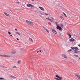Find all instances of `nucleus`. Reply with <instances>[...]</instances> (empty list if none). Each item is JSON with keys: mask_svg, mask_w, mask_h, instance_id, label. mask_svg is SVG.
Returning <instances> with one entry per match:
<instances>
[{"mask_svg": "<svg viewBox=\"0 0 80 80\" xmlns=\"http://www.w3.org/2000/svg\"><path fill=\"white\" fill-rule=\"evenodd\" d=\"M74 56H75V57H78V55H75V54H74Z\"/></svg>", "mask_w": 80, "mask_h": 80, "instance_id": "22", "label": "nucleus"}, {"mask_svg": "<svg viewBox=\"0 0 80 80\" xmlns=\"http://www.w3.org/2000/svg\"><path fill=\"white\" fill-rule=\"evenodd\" d=\"M16 53V52L15 51L14 52H13L12 53L13 54H14V53Z\"/></svg>", "mask_w": 80, "mask_h": 80, "instance_id": "33", "label": "nucleus"}, {"mask_svg": "<svg viewBox=\"0 0 80 80\" xmlns=\"http://www.w3.org/2000/svg\"><path fill=\"white\" fill-rule=\"evenodd\" d=\"M1 67H2V68H7V67H4L3 66H1Z\"/></svg>", "mask_w": 80, "mask_h": 80, "instance_id": "21", "label": "nucleus"}, {"mask_svg": "<svg viewBox=\"0 0 80 80\" xmlns=\"http://www.w3.org/2000/svg\"><path fill=\"white\" fill-rule=\"evenodd\" d=\"M13 68H17V67L16 66H14L13 67Z\"/></svg>", "mask_w": 80, "mask_h": 80, "instance_id": "38", "label": "nucleus"}, {"mask_svg": "<svg viewBox=\"0 0 80 80\" xmlns=\"http://www.w3.org/2000/svg\"><path fill=\"white\" fill-rule=\"evenodd\" d=\"M37 53H38V51H37Z\"/></svg>", "mask_w": 80, "mask_h": 80, "instance_id": "47", "label": "nucleus"}, {"mask_svg": "<svg viewBox=\"0 0 80 80\" xmlns=\"http://www.w3.org/2000/svg\"><path fill=\"white\" fill-rule=\"evenodd\" d=\"M0 56H1V57H12L11 56H8V55H1L0 53Z\"/></svg>", "mask_w": 80, "mask_h": 80, "instance_id": "5", "label": "nucleus"}, {"mask_svg": "<svg viewBox=\"0 0 80 80\" xmlns=\"http://www.w3.org/2000/svg\"><path fill=\"white\" fill-rule=\"evenodd\" d=\"M70 12V13H71V14H72V13L71 12Z\"/></svg>", "mask_w": 80, "mask_h": 80, "instance_id": "43", "label": "nucleus"}, {"mask_svg": "<svg viewBox=\"0 0 80 80\" xmlns=\"http://www.w3.org/2000/svg\"><path fill=\"white\" fill-rule=\"evenodd\" d=\"M29 41L30 42H33V40L32 39H31V38H29Z\"/></svg>", "mask_w": 80, "mask_h": 80, "instance_id": "20", "label": "nucleus"}, {"mask_svg": "<svg viewBox=\"0 0 80 80\" xmlns=\"http://www.w3.org/2000/svg\"><path fill=\"white\" fill-rule=\"evenodd\" d=\"M78 46H79V47H80V45L79 44H78Z\"/></svg>", "mask_w": 80, "mask_h": 80, "instance_id": "40", "label": "nucleus"}, {"mask_svg": "<svg viewBox=\"0 0 80 80\" xmlns=\"http://www.w3.org/2000/svg\"><path fill=\"white\" fill-rule=\"evenodd\" d=\"M4 13L6 15V16H9V14H8L7 13L5 12H4Z\"/></svg>", "mask_w": 80, "mask_h": 80, "instance_id": "14", "label": "nucleus"}, {"mask_svg": "<svg viewBox=\"0 0 80 80\" xmlns=\"http://www.w3.org/2000/svg\"><path fill=\"white\" fill-rule=\"evenodd\" d=\"M15 33H16V34H18V35H20V33L17 32H15Z\"/></svg>", "mask_w": 80, "mask_h": 80, "instance_id": "16", "label": "nucleus"}, {"mask_svg": "<svg viewBox=\"0 0 80 80\" xmlns=\"http://www.w3.org/2000/svg\"><path fill=\"white\" fill-rule=\"evenodd\" d=\"M16 3H18V4L20 3V2H16Z\"/></svg>", "mask_w": 80, "mask_h": 80, "instance_id": "35", "label": "nucleus"}, {"mask_svg": "<svg viewBox=\"0 0 80 80\" xmlns=\"http://www.w3.org/2000/svg\"><path fill=\"white\" fill-rule=\"evenodd\" d=\"M8 33L9 35H10L11 34V33L10 32H8Z\"/></svg>", "mask_w": 80, "mask_h": 80, "instance_id": "31", "label": "nucleus"}, {"mask_svg": "<svg viewBox=\"0 0 80 80\" xmlns=\"http://www.w3.org/2000/svg\"><path fill=\"white\" fill-rule=\"evenodd\" d=\"M71 48H72L73 50L74 51V53H78V52H79L78 51L79 49L77 47H71Z\"/></svg>", "mask_w": 80, "mask_h": 80, "instance_id": "1", "label": "nucleus"}, {"mask_svg": "<svg viewBox=\"0 0 80 80\" xmlns=\"http://www.w3.org/2000/svg\"><path fill=\"white\" fill-rule=\"evenodd\" d=\"M71 51H72V49H69V50L68 51V52H70Z\"/></svg>", "mask_w": 80, "mask_h": 80, "instance_id": "28", "label": "nucleus"}, {"mask_svg": "<svg viewBox=\"0 0 80 80\" xmlns=\"http://www.w3.org/2000/svg\"><path fill=\"white\" fill-rule=\"evenodd\" d=\"M27 6L28 7H30V4H27Z\"/></svg>", "mask_w": 80, "mask_h": 80, "instance_id": "19", "label": "nucleus"}, {"mask_svg": "<svg viewBox=\"0 0 80 80\" xmlns=\"http://www.w3.org/2000/svg\"><path fill=\"white\" fill-rule=\"evenodd\" d=\"M10 36H11V37H13V36H12V35H10Z\"/></svg>", "mask_w": 80, "mask_h": 80, "instance_id": "41", "label": "nucleus"}, {"mask_svg": "<svg viewBox=\"0 0 80 80\" xmlns=\"http://www.w3.org/2000/svg\"><path fill=\"white\" fill-rule=\"evenodd\" d=\"M3 79H4V78H0V80H3Z\"/></svg>", "mask_w": 80, "mask_h": 80, "instance_id": "30", "label": "nucleus"}, {"mask_svg": "<svg viewBox=\"0 0 80 80\" xmlns=\"http://www.w3.org/2000/svg\"><path fill=\"white\" fill-rule=\"evenodd\" d=\"M56 23V25L57 26H58V25H57V22H55Z\"/></svg>", "mask_w": 80, "mask_h": 80, "instance_id": "36", "label": "nucleus"}, {"mask_svg": "<svg viewBox=\"0 0 80 80\" xmlns=\"http://www.w3.org/2000/svg\"><path fill=\"white\" fill-rule=\"evenodd\" d=\"M75 75L77 77H78V78H80V76L77 74H75Z\"/></svg>", "mask_w": 80, "mask_h": 80, "instance_id": "15", "label": "nucleus"}, {"mask_svg": "<svg viewBox=\"0 0 80 80\" xmlns=\"http://www.w3.org/2000/svg\"><path fill=\"white\" fill-rule=\"evenodd\" d=\"M62 57H64V58H67V56L66 55L64 54H62Z\"/></svg>", "mask_w": 80, "mask_h": 80, "instance_id": "6", "label": "nucleus"}, {"mask_svg": "<svg viewBox=\"0 0 80 80\" xmlns=\"http://www.w3.org/2000/svg\"><path fill=\"white\" fill-rule=\"evenodd\" d=\"M21 62V60H19L18 62H17V63L18 64H20Z\"/></svg>", "mask_w": 80, "mask_h": 80, "instance_id": "18", "label": "nucleus"}, {"mask_svg": "<svg viewBox=\"0 0 80 80\" xmlns=\"http://www.w3.org/2000/svg\"><path fill=\"white\" fill-rule=\"evenodd\" d=\"M15 30H16V31H17V29H15Z\"/></svg>", "mask_w": 80, "mask_h": 80, "instance_id": "39", "label": "nucleus"}, {"mask_svg": "<svg viewBox=\"0 0 80 80\" xmlns=\"http://www.w3.org/2000/svg\"><path fill=\"white\" fill-rule=\"evenodd\" d=\"M31 0L32 1H34L35 0Z\"/></svg>", "mask_w": 80, "mask_h": 80, "instance_id": "45", "label": "nucleus"}, {"mask_svg": "<svg viewBox=\"0 0 80 80\" xmlns=\"http://www.w3.org/2000/svg\"><path fill=\"white\" fill-rule=\"evenodd\" d=\"M10 77H12V78H16V77H15V76H13L12 75H10Z\"/></svg>", "mask_w": 80, "mask_h": 80, "instance_id": "13", "label": "nucleus"}, {"mask_svg": "<svg viewBox=\"0 0 80 80\" xmlns=\"http://www.w3.org/2000/svg\"><path fill=\"white\" fill-rule=\"evenodd\" d=\"M46 19H47V20H49L50 21L52 22H53V20H52V19H50L48 18H46Z\"/></svg>", "mask_w": 80, "mask_h": 80, "instance_id": "9", "label": "nucleus"}, {"mask_svg": "<svg viewBox=\"0 0 80 80\" xmlns=\"http://www.w3.org/2000/svg\"><path fill=\"white\" fill-rule=\"evenodd\" d=\"M60 17L62 20H63V18L62 16H60Z\"/></svg>", "mask_w": 80, "mask_h": 80, "instance_id": "26", "label": "nucleus"}, {"mask_svg": "<svg viewBox=\"0 0 80 80\" xmlns=\"http://www.w3.org/2000/svg\"><path fill=\"white\" fill-rule=\"evenodd\" d=\"M43 28L44 29V30H46V31L48 33H49V31H48V30L45 28V27H44V26L43 27Z\"/></svg>", "mask_w": 80, "mask_h": 80, "instance_id": "8", "label": "nucleus"}, {"mask_svg": "<svg viewBox=\"0 0 80 80\" xmlns=\"http://www.w3.org/2000/svg\"><path fill=\"white\" fill-rule=\"evenodd\" d=\"M63 15H65V16H66V17H67V15H66V14H65V13L63 12Z\"/></svg>", "mask_w": 80, "mask_h": 80, "instance_id": "29", "label": "nucleus"}, {"mask_svg": "<svg viewBox=\"0 0 80 80\" xmlns=\"http://www.w3.org/2000/svg\"><path fill=\"white\" fill-rule=\"evenodd\" d=\"M75 41V39L73 38H71L69 39V42H74Z\"/></svg>", "mask_w": 80, "mask_h": 80, "instance_id": "10", "label": "nucleus"}, {"mask_svg": "<svg viewBox=\"0 0 80 80\" xmlns=\"http://www.w3.org/2000/svg\"><path fill=\"white\" fill-rule=\"evenodd\" d=\"M17 40H19V39H18V38H17Z\"/></svg>", "mask_w": 80, "mask_h": 80, "instance_id": "37", "label": "nucleus"}, {"mask_svg": "<svg viewBox=\"0 0 80 80\" xmlns=\"http://www.w3.org/2000/svg\"><path fill=\"white\" fill-rule=\"evenodd\" d=\"M52 1V2H56V0H51Z\"/></svg>", "mask_w": 80, "mask_h": 80, "instance_id": "24", "label": "nucleus"}, {"mask_svg": "<svg viewBox=\"0 0 80 80\" xmlns=\"http://www.w3.org/2000/svg\"><path fill=\"white\" fill-rule=\"evenodd\" d=\"M10 11H11V9H9V11L10 12Z\"/></svg>", "mask_w": 80, "mask_h": 80, "instance_id": "46", "label": "nucleus"}, {"mask_svg": "<svg viewBox=\"0 0 80 80\" xmlns=\"http://www.w3.org/2000/svg\"><path fill=\"white\" fill-rule=\"evenodd\" d=\"M26 23L28 24L30 26H32V24H33V22H30L27 20H26Z\"/></svg>", "mask_w": 80, "mask_h": 80, "instance_id": "3", "label": "nucleus"}, {"mask_svg": "<svg viewBox=\"0 0 80 80\" xmlns=\"http://www.w3.org/2000/svg\"><path fill=\"white\" fill-rule=\"evenodd\" d=\"M39 52H42V51H41V50H40V51H39Z\"/></svg>", "mask_w": 80, "mask_h": 80, "instance_id": "42", "label": "nucleus"}, {"mask_svg": "<svg viewBox=\"0 0 80 80\" xmlns=\"http://www.w3.org/2000/svg\"><path fill=\"white\" fill-rule=\"evenodd\" d=\"M34 7V6L33 5L31 4H30V7L31 8H32L33 7Z\"/></svg>", "mask_w": 80, "mask_h": 80, "instance_id": "17", "label": "nucleus"}, {"mask_svg": "<svg viewBox=\"0 0 80 80\" xmlns=\"http://www.w3.org/2000/svg\"><path fill=\"white\" fill-rule=\"evenodd\" d=\"M52 32L54 33H55V34H57V32H56V31H55V30H54L53 29H52Z\"/></svg>", "mask_w": 80, "mask_h": 80, "instance_id": "7", "label": "nucleus"}, {"mask_svg": "<svg viewBox=\"0 0 80 80\" xmlns=\"http://www.w3.org/2000/svg\"><path fill=\"white\" fill-rule=\"evenodd\" d=\"M39 8L41 10H42V11H44V8H43L42 7H39Z\"/></svg>", "mask_w": 80, "mask_h": 80, "instance_id": "11", "label": "nucleus"}, {"mask_svg": "<svg viewBox=\"0 0 80 80\" xmlns=\"http://www.w3.org/2000/svg\"><path fill=\"white\" fill-rule=\"evenodd\" d=\"M55 77H57V78H56L55 77H54V78H55V79H56V80H62V77H59L58 75H56Z\"/></svg>", "mask_w": 80, "mask_h": 80, "instance_id": "2", "label": "nucleus"}, {"mask_svg": "<svg viewBox=\"0 0 80 80\" xmlns=\"http://www.w3.org/2000/svg\"><path fill=\"white\" fill-rule=\"evenodd\" d=\"M25 80H28V79H27V78H26V79H25Z\"/></svg>", "mask_w": 80, "mask_h": 80, "instance_id": "44", "label": "nucleus"}, {"mask_svg": "<svg viewBox=\"0 0 80 80\" xmlns=\"http://www.w3.org/2000/svg\"><path fill=\"white\" fill-rule=\"evenodd\" d=\"M61 27H62V28H63V25L62 24H61Z\"/></svg>", "mask_w": 80, "mask_h": 80, "instance_id": "25", "label": "nucleus"}, {"mask_svg": "<svg viewBox=\"0 0 80 80\" xmlns=\"http://www.w3.org/2000/svg\"><path fill=\"white\" fill-rule=\"evenodd\" d=\"M58 7H62V5H61V6H60L59 5H58Z\"/></svg>", "mask_w": 80, "mask_h": 80, "instance_id": "27", "label": "nucleus"}, {"mask_svg": "<svg viewBox=\"0 0 80 80\" xmlns=\"http://www.w3.org/2000/svg\"><path fill=\"white\" fill-rule=\"evenodd\" d=\"M68 35L69 37V38H70L71 37H72V35L70 34V33H68Z\"/></svg>", "mask_w": 80, "mask_h": 80, "instance_id": "12", "label": "nucleus"}, {"mask_svg": "<svg viewBox=\"0 0 80 80\" xmlns=\"http://www.w3.org/2000/svg\"><path fill=\"white\" fill-rule=\"evenodd\" d=\"M37 14L38 15H40V14H41V12H37Z\"/></svg>", "mask_w": 80, "mask_h": 80, "instance_id": "23", "label": "nucleus"}, {"mask_svg": "<svg viewBox=\"0 0 80 80\" xmlns=\"http://www.w3.org/2000/svg\"><path fill=\"white\" fill-rule=\"evenodd\" d=\"M56 28L59 30H60V31H62V30H63V29H62V28L59 26H57L56 27Z\"/></svg>", "mask_w": 80, "mask_h": 80, "instance_id": "4", "label": "nucleus"}, {"mask_svg": "<svg viewBox=\"0 0 80 80\" xmlns=\"http://www.w3.org/2000/svg\"><path fill=\"white\" fill-rule=\"evenodd\" d=\"M28 76V77H29V78H31L32 77L31 75H29V76Z\"/></svg>", "mask_w": 80, "mask_h": 80, "instance_id": "32", "label": "nucleus"}, {"mask_svg": "<svg viewBox=\"0 0 80 80\" xmlns=\"http://www.w3.org/2000/svg\"><path fill=\"white\" fill-rule=\"evenodd\" d=\"M45 15H48V14H47L46 13H44Z\"/></svg>", "mask_w": 80, "mask_h": 80, "instance_id": "34", "label": "nucleus"}]
</instances>
